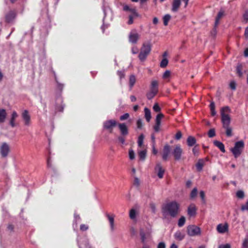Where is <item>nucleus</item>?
<instances>
[{
	"instance_id": "nucleus-1",
	"label": "nucleus",
	"mask_w": 248,
	"mask_h": 248,
	"mask_svg": "<svg viewBox=\"0 0 248 248\" xmlns=\"http://www.w3.org/2000/svg\"><path fill=\"white\" fill-rule=\"evenodd\" d=\"M231 112V109L228 106L222 108L220 109L221 122L223 127L226 129V134L228 137L232 136V129L230 126L231 117L229 113Z\"/></svg>"
},
{
	"instance_id": "nucleus-2",
	"label": "nucleus",
	"mask_w": 248,
	"mask_h": 248,
	"mask_svg": "<svg viewBox=\"0 0 248 248\" xmlns=\"http://www.w3.org/2000/svg\"><path fill=\"white\" fill-rule=\"evenodd\" d=\"M179 208L180 204L175 201H172L163 206L162 212L164 215H170L172 217H175L179 212Z\"/></svg>"
},
{
	"instance_id": "nucleus-3",
	"label": "nucleus",
	"mask_w": 248,
	"mask_h": 248,
	"mask_svg": "<svg viewBox=\"0 0 248 248\" xmlns=\"http://www.w3.org/2000/svg\"><path fill=\"white\" fill-rule=\"evenodd\" d=\"M151 51V44L150 43L143 44L139 55V58L141 61H144L150 54Z\"/></svg>"
},
{
	"instance_id": "nucleus-4",
	"label": "nucleus",
	"mask_w": 248,
	"mask_h": 248,
	"mask_svg": "<svg viewBox=\"0 0 248 248\" xmlns=\"http://www.w3.org/2000/svg\"><path fill=\"white\" fill-rule=\"evenodd\" d=\"M244 147V142L243 140H240L235 143L234 146L231 149V151L235 158L241 155Z\"/></svg>"
},
{
	"instance_id": "nucleus-5",
	"label": "nucleus",
	"mask_w": 248,
	"mask_h": 248,
	"mask_svg": "<svg viewBox=\"0 0 248 248\" xmlns=\"http://www.w3.org/2000/svg\"><path fill=\"white\" fill-rule=\"evenodd\" d=\"M118 126L121 133L118 140L121 144H124L125 142V137L128 134V129L125 123H119Z\"/></svg>"
},
{
	"instance_id": "nucleus-6",
	"label": "nucleus",
	"mask_w": 248,
	"mask_h": 248,
	"mask_svg": "<svg viewBox=\"0 0 248 248\" xmlns=\"http://www.w3.org/2000/svg\"><path fill=\"white\" fill-rule=\"evenodd\" d=\"M187 234L190 236L198 235L201 233V229L195 225H189L187 227Z\"/></svg>"
},
{
	"instance_id": "nucleus-7",
	"label": "nucleus",
	"mask_w": 248,
	"mask_h": 248,
	"mask_svg": "<svg viewBox=\"0 0 248 248\" xmlns=\"http://www.w3.org/2000/svg\"><path fill=\"white\" fill-rule=\"evenodd\" d=\"M118 125L117 122L115 120H109L103 123V127L105 129L109 130L110 132H112L113 128Z\"/></svg>"
},
{
	"instance_id": "nucleus-8",
	"label": "nucleus",
	"mask_w": 248,
	"mask_h": 248,
	"mask_svg": "<svg viewBox=\"0 0 248 248\" xmlns=\"http://www.w3.org/2000/svg\"><path fill=\"white\" fill-rule=\"evenodd\" d=\"M182 153L183 150L181 146L180 145H177L172 152L174 159L176 160H180L181 158Z\"/></svg>"
},
{
	"instance_id": "nucleus-9",
	"label": "nucleus",
	"mask_w": 248,
	"mask_h": 248,
	"mask_svg": "<svg viewBox=\"0 0 248 248\" xmlns=\"http://www.w3.org/2000/svg\"><path fill=\"white\" fill-rule=\"evenodd\" d=\"M16 16V13L15 10L10 11L5 15V21L7 23L12 22Z\"/></svg>"
},
{
	"instance_id": "nucleus-10",
	"label": "nucleus",
	"mask_w": 248,
	"mask_h": 248,
	"mask_svg": "<svg viewBox=\"0 0 248 248\" xmlns=\"http://www.w3.org/2000/svg\"><path fill=\"white\" fill-rule=\"evenodd\" d=\"M170 153V146L169 144H166L163 149V153H162V159L164 161H166L168 157L169 156V155Z\"/></svg>"
},
{
	"instance_id": "nucleus-11",
	"label": "nucleus",
	"mask_w": 248,
	"mask_h": 248,
	"mask_svg": "<svg viewBox=\"0 0 248 248\" xmlns=\"http://www.w3.org/2000/svg\"><path fill=\"white\" fill-rule=\"evenodd\" d=\"M10 151L9 145L6 143H3L0 148V154L2 157L7 156Z\"/></svg>"
},
{
	"instance_id": "nucleus-12",
	"label": "nucleus",
	"mask_w": 248,
	"mask_h": 248,
	"mask_svg": "<svg viewBox=\"0 0 248 248\" xmlns=\"http://www.w3.org/2000/svg\"><path fill=\"white\" fill-rule=\"evenodd\" d=\"M140 38V35L137 32H131L128 36L129 42L132 44H136Z\"/></svg>"
},
{
	"instance_id": "nucleus-13",
	"label": "nucleus",
	"mask_w": 248,
	"mask_h": 248,
	"mask_svg": "<svg viewBox=\"0 0 248 248\" xmlns=\"http://www.w3.org/2000/svg\"><path fill=\"white\" fill-rule=\"evenodd\" d=\"M217 231L220 233H224L229 230L228 224L226 223L225 224H219L217 227Z\"/></svg>"
},
{
	"instance_id": "nucleus-14",
	"label": "nucleus",
	"mask_w": 248,
	"mask_h": 248,
	"mask_svg": "<svg viewBox=\"0 0 248 248\" xmlns=\"http://www.w3.org/2000/svg\"><path fill=\"white\" fill-rule=\"evenodd\" d=\"M155 170L157 172V176L159 178L161 179L163 177L165 170L160 163H157L156 165Z\"/></svg>"
},
{
	"instance_id": "nucleus-15",
	"label": "nucleus",
	"mask_w": 248,
	"mask_h": 248,
	"mask_svg": "<svg viewBox=\"0 0 248 248\" xmlns=\"http://www.w3.org/2000/svg\"><path fill=\"white\" fill-rule=\"evenodd\" d=\"M197 208L194 204H191L187 208V214L190 217H194L196 215Z\"/></svg>"
},
{
	"instance_id": "nucleus-16",
	"label": "nucleus",
	"mask_w": 248,
	"mask_h": 248,
	"mask_svg": "<svg viewBox=\"0 0 248 248\" xmlns=\"http://www.w3.org/2000/svg\"><path fill=\"white\" fill-rule=\"evenodd\" d=\"M22 117L24 121L25 124L26 125H29L30 124L31 116L29 114V112L27 110H25L22 113Z\"/></svg>"
},
{
	"instance_id": "nucleus-17",
	"label": "nucleus",
	"mask_w": 248,
	"mask_h": 248,
	"mask_svg": "<svg viewBox=\"0 0 248 248\" xmlns=\"http://www.w3.org/2000/svg\"><path fill=\"white\" fill-rule=\"evenodd\" d=\"M123 10L125 12H130L131 13L130 15H133L135 17H138L139 16V14L137 12L136 8H131L127 5H124Z\"/></svg>"
},
{
	"instance_id": "nucleus-18",
	"label": "nucleus",
	"mask_w": 248,
	"mask_h": 248,
	"mask_svg": "<svg viewBox=\"0 0 248 248\" xmlns=\"http://www.w3.org/2000/svg\"><path fill=\"white\" fill-rule=\"evenodd\" d=\"M181 0H173L172 3L171 11L177 12L181 5Z\"/></svg>"
},
{
	"instance_id": "nucleus-19",
	"label": "nucleus",
	"mask_w": 248,
	"mask_h": 248,
	"mask_svg": "<svg viewBox=\"0 0 248 248\" xmlns=\"http://www.w3.org/2000/svg\"><path fill=\"white\" fill-rule=\"evenodd\" d=\"M106 217H107L110 226V229L112 231L114 230V217L115 216L114 215H110L108 214H106Z\"/></svg>"
},
{
	"instance_id": "nucleus-20",
	"label": "nucleus",
	"mask_w": 248,
	"mask_h": 248,
	"mask_svg": "<svg viewBox=\"0 0 248 248\" xmlns=\"http://www.w3.org/2000/svg\"><path fill=\"white\" fill-rule=\"evenodd\" d=\"M150 91L155 92L156 93L158 92V82L157 80L152 81L150 86Z\"/></svg>"
},
{
	"instance_id": "nucleus-21",
	"label": "nucleus",
	"mask_w": 248,
	"mask_h": 248,
	"mask_svg": "<svg viewBox=\"0 0 248 248\" xmlns=\"http://www.w3.org/2000/svg\"><path fill=\"white\" fill-rule=\"evenodd\" d=\"M224 15V12L222 11H220L218 12L217 14V15L216 18V20L215 22V25H214V30L215 31L216 30V28L217 27V26L219 24V20L222 18V17Z\"/></svg>"
},
{
	"instance_id": "nucleus-22",
	"label": "nucleus",
	"mask_w": 248,
	"mask_h": 248,
	"mask_svg": "<svg viewBox=\"0 0 248 248\" xmlns=\"http://www.w3.org/2000/svg\"><path fill=\"white\" fill-rule=\"evenodd\" d=\"M187 144L189 147L194 146L196 143V139L194 137L189 136L186 140Z\"/></svg>"
},
{
	"instance_id": "nucleus-23",
	"label": "nucleus",
	"mask_w": 248,
	"mask_h": 248,
	"mask_svg": "<svg viewBox=\"0 0 248 248\" xmlns=\"http://www.w3.org/2000/svg\"><path fill=\"white\" fill-rule=\"evenodd\" d=\"M17 117L18 114L16 112V111H13L10 121V124L12 127H14L16 126L15 121Z\"/></svg>"
},
{
	"instance_id": "nucleus-24",
	"label": "nucleus",
	"mask_w": 248,
	"mask_h": 248,
	"mask_svg": "<svg viewBox=\"0 0 248 248\" xmlns=\"http://www.w3.org/2000/svg\"><path fill=\"white\" fill-rule=\"evenodd\" d=\"M214 144L218 147L222 153H224L226 152L224 145L221 142L215 140L214 141Z\"/></svg>"
},
{
	"instance_id": "nucleus-25",
	"label": "nucleus",
	"mask_w": 248,
	"mask_h": 248,
	"mask_svg": "<svg viewBox=\"0 0 248 248\" xmlns=\"http://www.w3.org/2000/svg\"><path fill=\"white\" fill-rule=\"evenodd\" d=\"M174 236L175 239L181 241L184 238L185 234L178 231L174 233Z\"/></svg>"
},
{
	"instance_id": "nucleus-26",
	"label": "nucleus",
	"mask_w": 248,
	"mask_h": 248,
	"mask_svg": "<svg viewBox=\"0 0 248 248\" xmlns=\"http://www.w3.org/2000/svg\"><path fill=\"white\" fill-rule=\"evenodd\" d=\"M6 117V110L4 109H0V123H3Z\"/></svg>"
},
{
	"instance_id": "nucleus-27",
	"label": "nucleus",
	"mask_w": 248,
	"mask_h": 248,
	"mask_svg": "<svg viewBox=\"0 0 248 248\" xmlns=\"http://www.w3.org/2000/svg\"><path fill=\"white\" fill-rule=\"evenodd\" d=\"M145 118L148 122H149L151 119V111L149 109L147 108H144Z\"/></svg>"
},
{
	"instance_id": "nucleus-28",
	"label": "nucleus",
	"mask_w": 248,
	"mask_h": 248,
	"mask_svg": "<svg viewBox=\"0 0 248 248\" xmlns=\"http://www.w3.org/2000/svg\"><path fill=\"white\" fill-rule=\"evenodd\" d=\"M164 117L162 113H159L157 115L155 118V124L161 125V119Z\"/></svg>"
},
{
	"instance_id": "nucleus-29",
	"label": "nucleus",
	"mask_w": 248,
	"mask_h": 248,
	"mask_svg": "<svg viewBox=\"0 0 248 248\" xmlns=\"http://www.w3.org/2000/svg\"><path fill=\"white\" fill-rule=\"evenodd\" d=\"M129 86L130 88H132L136 82V77L134 75H132L129 77Z\"/></svg>"
},
{
	"instance_id": "nucleus-30",
	"label": "nucleus",
	"mask_w": 248,
	"mask_h": 248,
	"mask_svg": "<svg viewBox=\"0 0 248 248\" xmlns=\"http://www.w3.org/2000/svg\"><path fill=\"white\" fill-rule=\"evenodd\" d=\"M204 163L202 159H200L196 165V168L198 171H201L203 167Z\"/></svg>"
},
{
	"instance_id": "nucleus-31",
	"label": "nucleus",
	"mask_w": 248,
	"mask_h": 248,
	"mask_svg": "<svg viewBox=\"0 0 248 248\" xmlns=\"http://www.w3.org/2000/svg\"><path fill=\"white\" fill-rule=\"evenodd\" d=\"M210 108L211 110V114L212 116H214L216 115V111L215 110V104L214 102H212L210 104Z\"/></svg>"
},
{
	"instance_id": "nucleus-32",
	"label": "nucleus",
	"mask_w": 248,
	"mask_h": 248,
	"mask_svg": "<svg viewBox=\"0 0 248 248\" xmlns=\"http://www.w3.org/2000/svg\"><path fill=\"white\" fill-rule=\"evenodd\" d=\"M242 69H243V66L242 64H238L236 67V73L237 74L238 76L239 77H241L242 76L243 73H242Z\"/></svg>"
},
{
	"instance_id": "nucleus-33",
	"label": "nucleus",
	"mask_w": 248,
	"mask_h": 248,
	"mask_svg": "<svg viewBox=\"0 0 248 248\" xmlns=\"http://www.w3.org/2000/svg\"><path fill=\"white\" fill-rule=\"evenodd\" d=\"M157 93H155V92L149 91L146 93V97L149 100H151L153 99Z\"/></svg>"
},
{
	"instance_id": "nucleus-34",
	"label": "nucleus",
	"mask_w": 248,
	"mask_h": 248,
	"mask_svg": "<svg viewBox=\"0 0 248 248\" xmlns=\"http://www.w3.org/2000/svg\"><path fill=\"white\" fill-rule=\"evenodd\" d=\"M171 18V16L167 14L164 16L163 17V24L165 26H167L168 25V22Z\"/></svg>"
},
{
	"instance_id": "nucleus-35",
	"label": "nucleus",
	"mask_w": 248,
	"mask_h": 248,
	"mask_svg": "<svg viewBox=\"0 0 248 248\" xmlns=\"http://www.w3.org/2000/svg\"><path fill=\"white\" fill-rule=\"evenodd\" d=\"M186 222V218L184 216H182L178 220V226L179 227H183Z\"/></svg>"
},
{
	"instance_id": "nucleus-36",
	"label": "nucleus",
	"mask_w": 248,
	"mask_h": 248,
	"mask_svg": "<svg viewBox=\"0 0 248 248\" xmlns=\"http://www.w3.org/2000/svg\"><path fill=\"white\" fill-rule=\"evenodd\" d=\"M144 138V136L143 134H141L139 136V137L138 138V144L139 146L141 147L143 143Z\"/></svg>"
},
{
	"instance_id": "nucleus-37",
	"label": "nucleus",
	"mask_w": 248,
	"mask_h": 248,
	"mask_svg": "<svg viewBox=\"0 0 248 248\" xmlns=\"http://www.w3.org/2000/svg\"><path fill=\"white\" fill-rule=\"evenodd\" d=\"M168 64V60L166 58H163L160 63V66L161 68H165L167 66Z\"/></svg>"
},
{
	"instance_id": "nucleus-38",
	"label": "nucleus",
	"mask_w": 248,
	"mask_h": 248,
	"mask_svg": "<svg viewBox=\"0 0 248 248\" xmlns=\"http://www.w3.org/2000/svg\"><path fill=\"white\" fill-rule=\"evenodd\" d=\"M139 156L141 160H144L146 158V150H142L139 152Z\"/></svg>"
},
{
	"instance_id": "nucleus-39",
	"label": "nucleus",
	"mask_w": 248,
	"mask_h": 248,
	"mask_svg": "<svg viewBox=\"0 0 248 248\" xmlns=\"http://www.w3.org/2000/svg\"><path fill=\"white\" fill-rule=\"evenodd\" d=\"M199 147L198 145H196L192 149V152L195 156H198L199 155Z\"/></svg>"
},
{
	"instance_id": "nucleus-40",
	"label": "nucleus",
	"mask_w": 248,
	"mask_h": 248,
	"mask_svg": "<svg viewBox=\"0 0 248 248\" xmlns=\"http://www.w3.org/2000/svg\"><path fill=\"white\" fill-rule=\"evenodd\" d=\"M197 188L196 187L194 188L190 194V198L192 199L195 198L197 195Z\"/></svg>"
},
{
	"instance_id": "nucleus-41",
	"label": "nucleus",
	"mask_w": 248,
	"mask_h": 248,
	"mask_svg": "<svg viewBox=\"0 0 248 248\" xmlns=\"http://www.w3.org/2000/svg\"><path fill=\"white\" fill-rule=\"evenodd\" d=\"M136 212L134 209H132L129 212V217L131 219H134L136 218Z\"/></svg>"
},
{
	"instance_id": "nucleus-42",
	"label": "nucleus",
	"mask_w": 248,
	"mask_h": 248,
	"mask_svg": "<svg viewBox=\"0 0 248 248\" xmlns=\"http://www.w3.org/2000/svg\"><path fill=\"white\" fill-rule=\"evenodd\" d=\"M200 196L202 199V202L203 204L206 203L205 195L203 191H201L200 192Z\"/></svg>"
},
{
	"instance_id": "nucleus-43",
	"label": "nucleus",
	"mask_w": 248,
	"mask_h": 248,
	"mask_svg": "<svg viewBox=\"0 0 248 248\" xmlns=\"http://www.w3.org/2000/svg\"><path fill=\"white\" fill-rule=\"evenodd\" d=\"M216 135L215 130L214 128L210 129L208 132V136L209 138H213Z\"/></svg>"
},
{
	"instance_id": "nucleus-44",
	"label": "nucleus",
	"mask_w": 248,
	"mask_h": 248,
	"mask_svg": "<svg viewBox=\"0 0 248 248\" xmlns=\"http://www.w3.org/2000/svg\"><path fill=\"white\" fill-rule=\"evenodd\" d=\"M236 196L240 199H243L244 197V193L242 190H238L236 192Z\"/></svg>"
},
{
	"instance_id": "nucleus-45",
	"label": "nucleus",
	"mask_w": 248,
	"mask_h": 248,
	"mask_svg": "<svg viewBox=\"0 0 248 248\" xmlns=\"http://www.w3.org/2000/svg\"><path fill=\"white\" fill-rule=\"evenodd\" d=\"M137 126L138 129H141L143 127V123L142 120L139 119L137 121Z\"/></svg>"
},
{
	"instance_id": "nucleus-46",
	"label": "nucleus",
	"mask_w": 248,
	"mask_h": 248,
	"mask_svg": "<svg viewBox=\"0 0 248 248\" xmlns=\"http://www.w3.org/2000/svg\"><path fill=\"white\" fill-rule=\"evenodd\" d=\"M140 236L141 237V240L142 243H144L146 240V235L145 232L143 231L140 232Z\"/></svg>"
},
{
	"instance_id": "nucleus-47",
	"label": "nucleus",
	"mask_w": 248,
	"mask_h": 248,
	"mask_svg": "<svg viewBox=\"0 0 248 248\" xmlns=\"http://www.w3.org/2000/svg\"><path fill=\"white\" fill-rule=\"evenodd\" d=\"M243 17L245 23H247L248 21V10L245 11L243 14Z\"/></svg>"
},
{
	"instance_id": "nucleus-48",
	"label": "nucleus",
	"mask_w": 248,
	"mask_h": 248,
	"mask_svg": "<svg viewBox=\"0 0 248 248\" xmlns=\"http://www.w3.org/2000/svg\"><path fill=\"white\" fill-rule=\"evenodd\" d=\"M129 117V114L128 113H126L124 115H122L120 117V120L121 121H124L127 119Z\"/></svg>"
},
{
	"instance_id": "nucleus-49",
	"label": "nucleus",
	"mask_w": 248,
	"mask_h": 248,
	"mask_svg": "<svg viewBox=\"0 0 248 248\" xmlns=\"http://www.w3.org/2000/svg\"><path fill=\"white\" fill-rule=\"evenodd\" d=\"M153 109L155 112H158L160 111L161 108L158 104L156 103L153 107Z\"/></svg>"
},
{
	"instance_id": "nucleus-50",
	"label": "nucleus",
	"mask_w": 248,
	"mask_h": 248,
	"mask_svg": "<svg viewBox=\"0 0 248 248\" xmlns=\"http://www.w3.org/2000/svg\"><path fill=\"white\" fill-rule=\"evenodd\" d=\"M133 185L137 187H139L140 186V182L138 178L135 177Z\"/></svg>"
},
{
	"instance_id": "nucleus-51",
	"label": "nucleus",
	"mask_w": 248,
	"mask_h": 248,
	"mask_svg": "<svg viewBox=\"0 0 248 248\" xmlns=\"http://www.w3.org/2000/svg\"><path fill=\"white\" fill-rule=\"evenodd\" d=\"M89 229L88 226L85 224H81L80 226V230L81 231H86Z\"/></svg>"
},
{
	"instance_id": "nucleus-52",
	"label": "nucleus",
	"mask_w": 248,
	"mask_h": 248,
	"mask_svg": "<svg viewBox=\"0 0 248 248\" xmlns=\"http://www.w3.org/2000/svg\"><path fill=\"white\" fill-rule=\"evenodd\" d=\"M129 157L131 160H133L135 158V153L132 150L129 151Z\"/></svg>"
},
{
	"instance_id": "nucleus-53",
	"label": "nucleus",
	"mask_w": 248,
	"mask_h": 248,
	"mask_svg": "<svg viewBox=\"0 0 248 248\" xmlns=\"http://www.w3.org/2000/svg\"><path fill=\"white\" fill-rule=\"evenodd\" d=\"M241 209L242 211H248V200L245 204L242 205Z\"/></svg>"
},
{
	"instance_id": "nucleus-54",
	"label": "nucleus",
	"mask_w": 248,
	"mask_h": 248,
	"mask_svg": "<svg viewBox=\"0 0 248 248\" xmlns=\"http://www.w3.org/2000/svg\"><path fill=\"white\" fill-rule=\"evenodd\" d=\"M230 88L232 90H236V83L234 81H232L230 83Z\"/></svg>"
},
{
	"instance_id": "nucleus-55",
	"label": "nucleus",
	"mask_w": 248,
	"mask_h": 248,
	"mask_svg": "<svg viewBox=\"0 0 248 248\" xmlns=\"http://www.w3.org/2000/svg\"><path fill=\"white\" fill-rule=\"evenodd\" d=\"M182 134L181 132L180 131H178L175 135V138L177 140H179L182 138Z\"/></svg>"
},
{
	"instance_id": "nucleus-56",
	"label": "nucleus",
	"mask_w": 248,
	"mask_h": 248,
	"mask_svg": "<svg viewBox=\"0 0 248 248\" xmlns=\"http://www.w3.org/2000/svg\"><path fill=\"white\" fill-rule=\"evenodd\" d=\"M160 126L159 125H157V124H155L154 125L153 128L155 132H158L160 130Z\"/></svg>"
},
{
	"instance_id": "nucleus-57",
	"label": "nucleus",
	"mask_w": 248,
	"mask_h": 248,
	"mask_svg": "<svg viewBox=\"0 0 248 248\" xmlns=\"http://www.w3.org/2000/svg\"><path fill=\"white\" fill-rule=\"evenodd\" d=\"M135 16H134L133 15H129V16H128V18H129V20L127 22V24L128 25H131L133 23V18L135 17Z\"/></svg>"
},
{
	"instance_id": "nucleus-58",
	"label": "nucleus",
	"mask_w": 248,
	"mask_h": 248,
	"mask_svg": "<svg viewBox=\"0 0 248 248\" xmlns=\"http://www.w3.org/2000/svg\"><path fill=\"white\" fill-rule=\"evenodd\" d=\"M170 71H169V70H167L163 74V78H169L170 76Z\"/></svg>"
},
{
	"instance_id": "nucleus-59",
	"label": "nucleus",
	"mask_w": 248,
	"mask_h": 248,
	"mask_svg": "<svg viewBox=\"0 0 248 248\" xmlns=\"http://www.w3.org/2000/svg\"><path fill=\"white\" fill-rule=\"evenodd\" d=\"M243 248H248V239H245L242 244Z\"/></svg>"
},
{
	"instance_id": "nucleus-60",
	"label": "nucleus",
	"mask_w": 248,
	"mask_h": 248,
	"mask_svg": "<svg viewBox=\"0 0 248 248\" xmlns=\"http://www.w3.org/2000/svg\"><path fill=\"white\" fill-rule=\"evenodd\" d=\"M117 74L120 78H124V71H118L117 72Z\"/></svg>"
},
{
	"instance_id": "nucleus-61",
	"label": "nucleus",
	"mask_w": 248,
	"mask_h": 248,
	"mask_svg": "<svg viewBox=\"0 0 248 248\" xmlns=\"http://www.w3.org/2000/svg\"><path fill=\"white\" fill-rule=\"evenodd\" d=\"M157 248H166V245L164 242H160L157 246Z\"/></svg>"
},
{
	"instance_id": "nucleus-62",
	"label": "nucleus",
	"mask_w": 248,
	"mask_h": 248,
	"mask_svg": "<svg viewBox=\"0 0 248 248\" xmlns=\"http://www.w3.org/2000/svg\"><path fill=\"white\" fill-rule=\"evenodd\" d=\"M218 248H231V245L229 244L221 245L219 246Z\"/></svg>"
},
{
	"instance_id": "nucleus-63",
	"label": "nucleus",
	"mask_w": 248,
	"mask_h": 248,
	"mask_svg": "<svg viewBox=\"0 0 248 248\" xmlns=\"http://www.w3.org/2000/svg\"><path fill=\"white\" fill-rule=\"evenodd\" d=\"M7 229L10 232H13L14 229V226L12 224H9L7 227Z\"/></svg>"
},
{
	"instance_id": "nucleus-64",
	"label": "nucleus",
	"mask_w": 248,
	"mask_h": 248,
	"mask_svg": "<svg viewBox=\"0 0 248 248\" xmlns=\"http://www.w3.org/2000/svg\"><path fill=\"white\" fill-rule=\"evenodd\" d=\"M131 51H132V53L133 54H135L138 53L139 50H138V48H137V47L134 46L132 48Z\"/></svg>"
}]
</instances>
